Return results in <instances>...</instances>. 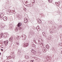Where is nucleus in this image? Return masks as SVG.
Listing matches in <instances>:
<instances>
[{
	"instance_id": "nucleus-5",
	"label": "nucleus",
	"mask_w": 62,
	"mask_h": 62,
	"mask_svg": "<svg viewBox=\"0 0 62 62\" xmlns=\"http://www.w3.org/2000/svg\"><path fill=\"white\" fill-rule=\"evenodd\" d=\"M6 37L5 36V35H3L2 34H1L0 35V39H1V38H6Z\"/></svg>"
},
{
	"instance_id": "nucleus-30",
	"label": "nucleus",
	"mask_w": 62,
	"mask_h": 62,
	"mask_svg": "<svg viewBox=\"0 0 62 62\" xmlns=\"http://www.w3.org/2000/svg\"><path fill=\"white\" fill-rule=\"evenodd\" d=\"M15 13H16V12H15V11H14V12H13V14H15Z\"/></svg>"
},
{
	"instance_id": "nucleus-3",
	"label": "nucleus",
	"mask_w": 62,
	"mask_h": 62,
	"mask_svg": "<svg viewBox=\"0 0 62 62\" xmlns=\"http://www.w3.org/2000/svg\"><path fill=\"white\" fill-rule=\"evenodd\" d=\"M41 41H42V39H41V38L39 39L38 41L39 43V44H40L41 46V45H43L42 43H41V42L39 43V42H41Z\"/></svg>"
},
{
	"instance_id": "nucleus-34",
	"label": "nucleus",
	"mask_w": 62,
	"mask_h": 62,
	"mask_svg": "<svg viewBox=\"0 0 62 62\" xmlns=\"http://www.w3.org/2000/svg\"><path fill=\"white\" fill-rule=\"evenodd\" d=\"M31 62H34V60H31Z\"/></svg>"
},
{
	"instance_id": "nucleus-47",
	"label": "nucleus",
	"mask_w": 62,
	"mask_h": 62,
	"mask_svg": "<svg viewBox=\"0 0 62 62\" xmlns=\"http://www.w3.org/2000/svg\"><path fill=\"white\" fill-rule=\"evenodd\" d=\"M26 2L27 3V1H26Z\"/></svg>"
},
{
	"instance_id": "nucleus-19",
	"label": "nucleus",
	"mask_w": 62,
	"mask_h": 62,
	"mask_svg": "<svg viewBox=\"0 0 62 62\" xmlns=\"http://www.w3.org/2000/svg\"><path fill=\"white\" fill-rule=\"evenodd\" d=\"M8 11L9 12V13H13V11L11 10L10 9H9L8 10Z\"/></svg>"
},
{
	"instance_id": "nucleus-4",
	"label": "nucleus",
	"mask_w": 62,
	"mask_h": 62,
	"mask_svg": "<svg viewBox=\"0 0 62 62\" xmlns=\"http://www.w3.org/2000/svg\"><path fill=\"white\" fill-rule=\"evenodd\" d=\"M31 51L32 53H33V54H34V55H35V54H36V51L35 50L31 49Z\"/></svg>"
},
{
	"instance_id": "nucleus-24",
	"label": "nucleus",
	"mask_w": 62,
	"mask_h": 62,
	"mask_svg": "<svg viewBox=\"0 0 62 62\" xmlns=\"http://www.w3.org/2000/svg\"><path fill=\"white\" fill-rule=\"evenodd\" d=\"M6 25H4V26H3V25H1L0 26V27L1 28H4V27H6Z\"/></svg>"
},
{
	"instance_id": "nucleus-7",
	"label": "nucleus",
	"mask_w": 62,
	"mask_h": 62,
	"mask_svg": "<svg viewBox=\"0 0 62 62\" xmlns=\"http://www.w3.org/2000/svg\"><path fill=\"white\" fill-rule=\"evenodd\" d=\"M42 35H43V37H46V32H43L42 33Z\"/></svg>"
},
{
	"instance_id": "nucleus-39",
	"label": "nucleus",
	"mask_w": 62,
	"mask_h": 62,
	"mask_svg": "<svg viewBox=\"0 0 62 62\" xmlns=\"http://www.w3.org/2000/svg\"><path fill=\"white\" fill-rule=\"evenodd\" d=\"M1 50L2 51H3V49H1Z\"/></svg>"
},
{
	"instance_id": "nucleus-23",
	"label": "nucleus",
	"mask_w": 62,
	"mask_h": 62,
	"mask_svg": "<svg viewBox=\"0 0 62 62\" xmlns=\"http://www.w3.org/2000/svg\"><path fill=\"white\" fill-rule=\"evenodd\" d=\"M13 39V38L12 37H11L9 39V41H10L11 42V41H12V39Z\"/></svg>"
},
{
	"instance_id": "nucleus-29",
	"label": "nucleus",
	"mask_w": 62,
	"mask_h": 62,
	"mask_svg": "<svg viewBox=\"0 0 62 62\" xmlns=\"http://www.w3.org/2000/svg\"><path fill=\"white\" fill-rule=\"evenodd\" d=\"M50 33L52 34V35H53V32H52V31H51L50 32Z\"/></svg>"
},
{
	"instance_id": "nucleus-6",
	"label": "nucleus",
	"mask_w": 62,
	"mask_h": 62,
	"mask_svg": "<svg viewBox=\"0 0 62 62\" xmlns=\"http://www.w3.org/2000/svg\"><path fill=\"white\" fill-rule=\"evenodd\" d=\"M28 46V43H26L25 44H24L23 46V47H27V46Z\"/></svg>"
},
{
	"instance_id": "nucleus-1",
	"label": "nucleus",
	"mask_w": 62,
	"mask_h": 62,
	"mask_svg": "<svg viewBox=\"0 0 62 62\" xmlns=\"http://www.w3.org/2000/svg\"><path fill=\"white\" fill-rule=\"evenodd\" d=\"M21 25H22V23L20 22H19L17 25L18 27L19 28V29L20 30H21V29H22L21 27H20L21 26Z\"/></svg>"
},
{
	"instance_id": "nucleus-2",
	"label": "nucleus",
	"mask_w": 62,
	"mask_h": 62,
	"mask_svg": "<svg viewBox=\"0 0 62 62\" xmlns=\"http://www.w3.org/2000/svg\"><path fill=\"white\" fill-rule=\"evenodd\" d=\"M22 37L23 39L24 40H25L26 39V36L25 35H22Z\"/></svg>"
},
{
	"instance_id": "nucleus-36",
	"label": "nucleus",
	"mask_w": 62,
	"mask_h": 62,
	"mask_svg": "<svg viewBox=\"0 0 62 62\" xmlns=\"http://www.w3.org/2000/svg\"><path fill=\"white\" fill-rule=\"evenodd\" d=\"M24 10L25 11H26V8H25Z\"/></svg>"
},
{
	"instance_id": "nucleus-33",
	"label": "nucleus",
	"mask_w": 62,
	"mask_h": 62,
	"mask_svg": "<svg viewBox=\"0 0 62 62\" xmlns=\"http://www.w3.org/2000/svg\"><path fill=\"white\" fill-rule=\"evenodd\" d=\"M16 44L17 45H19V44L18 43H16Z\"/></svg>"
},
{
	"instance_id": "nucleus-32",
	"label": "nucleus",
	"mask_w": 62,
	"mask_h": 62,
	"mask_svg": "<svg viewBox=\"0 0 62 62\" xmlns=\"http://www.w3.org/2000/svg\"><path fill=\"white\" fill-rule=\"evenodd\" d=\"M50 37L51 38H53V36L52 35H51L50 36Z\"/></svg>"
},
{
	"instance_id": "nucleus-51",
	"label": "nucleus",
	"mask_w": 62,
	"mask_h": 62,
	"mask_svg": "<svg viewBox=\"0 0 62 62\" xmlns=\"http://www.w3.org/2000/svg\"><path fill=\"white\" fill-rule=\"evenodd\" d=\"M51 0V1H52V0Z\"/></svg>"
},
{
	"instance_id": "nucleus-18",
	"label": "nucleus",
	"mask_w": 62,
	"mask_h": 62,
	"mask_svg": "<svg viewBox=\"0 0 62 62\" xmlns=\"http://www.w3.org/2000/svg\"><path fill=\"white\" fill-rule=\"evenodd\" d=\"M37 21L38 22V23H41V20L39 19H38Z\"/></svg>"
},
{
	"instance_id": "nucleus-40",
	"label": "nucleus",
	"mask_w": 62,
	"mask_h": 62,
	"mask_svg": "<svg viewBox=\"0 0 62 62\" xmlns=\"http://www.w3.org/2000/svg\"><path fill=\"white\" fill-rule=\"evenodd\" d=\"M33 58L34 59H35V58H36V57H33Z\"/></svg>"
},
{
	"instance_id": "nucleus-42",
	"label": "nucleus",
	"mask_w": 62,
	"mask_h": 62,
	"mask_svg": "<svg viewBox=\"0 0 62 62\" xmlns=\"http://www.w3.org/2000/svg\"><path fill=\"white\" fill-rule=\"evenodd\" d=\"M48 1L49 2H50V0H48Z\"/></svg>"
},
{
	"instance_id": "nucleus-22",
	"label": "nucleus",
	"mask_w": 62,
	"mask_h": 62,
	"mask_svg": "<svg viewBox=\"0 0 62 62\" xmlns=\"http://www.w3.org/2000/svg\"><path fill=\"white\" fill-rule=\"evenodd\" d=\"M14 25L12 24H10V27L11 28H12V27H13Z\"/></svg>"
},
{
	"instance_id": "nucleus-26",
	"label": "nucleus",
	"mask_w": 62,
	"mask_h": 62,
	"mask_svg": "<svg viewBox=\"0 0 62 62\" xmlns=\"http://www.w3.org/2000/svg\"><path fill=\"white\" fill-rule=\"evenodd\" d=\"M14 59H13V60L11 59L10 61V62H13V61H14Z\"/></svg>"
},
{
	"instance_id": "nucleus-16",
	"label": "nucleus",
	"mask_w": 62,
	"mask_h": 62,
	"mask_svg": "<svg viewBox=\"0 0 62 62\" xmlns=\"http://www.w3.org/2000/svg\"><path fill=\"white\" fill-rule=\"evenodd\" d=\"M15 31L16 32H18V27H16L15 28Z\"/></svg>"
},
{
	"instance_id": "nucleus-46",
	"label": "nucleus",
	"mask_w": 62,
	"mask_h": 62,
	"mask_svg": "<svg viewBox=\"0 0 62 62\" xmlns=\"http://www.w3.org/2000/svg\"><path fill=\"white\" fill-rule=\"evenodd\" d=\"M6 62H9L8 61H7Z\"/></svg>"
},
{
	"instance_id": "nucleus-43",
	"label": "nucleus",
	"mask_w": 62,
	"mask_h": 62,
	"mask_svg": "<svg viewBox=\"0 0 62 62\" xmlns=\"http://www.w3.org/2000/svg\"><path fill=\"white\" fill-rule=\"evenodd\" d=\"M1 55V53L0 52V55Z\"/></svg>"
},
{
	"instance_id": "nucleus-44",
	"label": "nucleus",
	"mask_w": 62,
	"mask_h": 62,
	"mask_svg": "<svg viewBox=\"0 0 62 62\" xmlns=\"http://www.w3.org/2000/svg\"><path fill=\"white\" fill-rule=\"evenodd\" d=\"M22 62V61H20V62Z\"/></svg>"
},
{
	"instance_id": "nucleus-38",
	"label": "nucleus",
	"mask_w": 62,
	"mask_h": 62,
	"mask_svg": "<svg viewBox=\"0 0 62 62\" xmlns=\"http://www.w3.org/2000/svg\"><path fill=\"white\" fill-rule=\"evenodd\" d=\"M52 1H51L50 0V2H49L50 3H52Z\"/></svg>"
},
{
	"instance_id": "nucleus-27",
	"label": "nucleus",
	"mask_w": 62,
	"mask_h": 62,
	"mask_svg": "<svg viewBox=\"0 0 62 62\" xmlns=\"http://www.w3.org/2000/svg\"><path fill=\"white\" fill-rule=\"evenodd\" d=\"M58 5H56L57 6H60V2H58Z\"/></svg>"
},
{
	"instance_id": "nucleus-41",
	"label": "nucleus",
	"mask_w": 62,
	"mask_h": 62,
	"mask_svg": "<svg viewBox=\"0 0 62 62\" xmlns=\"http://www.w3.org/2000/svg\"><path fill=\"white\" fill-rule=\"evenodd\" d=\"M11 45H10V46H9V47H11Z\"/></svg>"
},
{
	"instance_id": "nucleus-10",
	"label": "nucleus",
	"mask_w": 62,
	"mask_h": 62,
	"mask_svg": "<svg viewBox=\"0 0 62 62\" xmlns=\"http://www.w3.org/2000/svg\"><path fill=\"white\" fill-rule=\"evenodd\" d=\"M28 21V20H27V18H25L24 19V23H27Z\"/></svg>"
},
{
	"instance_id": "nucleus-21",
	"label": "nucleus",
	"mask_w": 62,
	"mask_h": 62,
	"mask_svg": "<svg viewBox=\"0 0 62 62\" xmlns=\"http://www.w3.org/2000/svg\"><path fill=\"white\" fill-rule=\"evenodd\" d=\"M4 16V14H3L0 13V17L1 18H3Z\"/></svg>"
},
{
	"instance_id": "nucleus-17",
	"label": "nucleus",
	"mask_w": 62,
	"mask_h": 62,
	"mask_svg": "<svg viewBox=\"0 0 62 62\" xmlns=\"http://www.w3.org/2000/svg\"><path fill=\"white\" fill-rule=\"evenodd\" d=\"M5 42V45H7L8 44V41H4Z\"/></svg>"
},
{
	"instance_id": "nucleus-50",
	"label": "nucleus",
	"mask_w": 62,
	"mask_h": 62,
	"mask_svg": "<svg viewBox=\"0 0 62 62\" xmlns=\"http://www.w3.org/2000/svg\"><path fill=\"white\" fill-rule=\"evenodd\" d=\"M55 28V26L54 27V28Z\"/></svg>"
},
{
	"instance_id": "nucleus-12",
	"label": "nucleus",
	"mask_w": 62,
	"mask_h": 62,
	"mask_svg": "<svg viewBox=\"0 0 62 62\" xmlns=\"http://www.w3.org/2000/svg\"><path fill=\"white\" fill-rule=\"evenodd\" d=\"M17 53L18 54H20L21 53V50H18V52Z\"/></svg>"
},
{
	"instance_id": "nucleus-28",
	"label": "nucleus",
	"mask_w": 62,
	"mask_h": 62,
	"mask_svg": "<svg viewBox=\"0 0 62 62\" xmlns=\"http://www.w3.org/2000/svg\"><path fill=\"white\" fill-rule=\"evenodd\" d=\"M10 58H11V57H10V56H9L7 58V60H8L9 59H10Z\"/></svg>"
},
{
	"instance_id": "nucleus-9",
	"label": "nucleus",
	"mask_w": 62,
	"mask_h": 62,
	"mask_svg": "<svg viewBox=\"0 0 62 62\" xmlns=\"http://www.w3.org/2000/svg\"><path fill=\"white\" fill-rule=\"evenodd\" d=\"M3 19L4 21H7L8 19V18L6 16H5L3 18Z\"/></svg>"
},
{
	"instance_id": "nucleus-8",
	"label": "nucleus",
	"mask_w": 62,
	"mask_h": 62,
	"mask_svg": "<svg viewBox=\"0 0 62 62\" xmlns=\"http://www.w3.org/2000/svg\"><path fill=\"white\" fill-rule=\"evenodd\" d=\"M36 29H37L38 31H39L40 30V28L39 26H37L36 28Z\"/></svg>"
},
{
	"instance_id": "nucleus-35",
	"label": "nucleus",
	"mask_w": 62,
	"mask_h": 62,
	"mask_svg": "<svg viewBox=\"0 0 62 62\" xmlns=\"http://www.w3.org/2000/svg\"><path fill=\"white\" fill-rule=\"evenodd\" d=\"M60 27H62V25H60L59 26Z\"/></svg>"
},
{
	"instance_id": "nucleus-37",
	"label": "nucleus",
	"mask_w": 62,
	"mask_h": 62,
	"mask_svg": "<svg viewBox=\"0 0 62 62\" xmlns=\"http://www.w3.org/2000/svg\"><path fill=\"white\" fill-rule=\"evenodd\" d=\"M2 17H1L0 18V20H2Z\"/></svg>"
},
{
	"instance_id": "nucleus-52",
	"label": "nucleus",
	"mask_w": 62,
	"mask_h": 62,
	"mask_svg": "<svg viewBox=\"0 0 62 62\" xmlns=\"http://www.w3.org/2000/svg\"><path fill=\"white\" fill-rule=\"evenodd\" d=\"M55 28H56V27H55Z\"/></svg>"
},
{
	"instance_id": "nucleus-49",
	"label": "nucleus",
	"mask_w": 62,
	"mask_h": 62,
	"mask_svg": "<svg viewBox=\"0 0 62 62\" xmlns=\"http://www.w3.org/2000/svg\"><path fill=\"white\" fill-rule=\"evenodd\" d=\"M6 57H8V56H7Z\"/></svg>"
},
{
	"instance_id": "nucleus-45",
	"label": "nucleus",
	"mask_w": 62,
	"mask_h": 62,
	"mask_svg": "<svg viewBox=\"0 0 62 62\" xmlns=\"http://www.w3.org/2000/svg\"><path fill=\"white\" fill-rule=\"evenodd\" d=\"M33 3H35V1H34V2H33Z\"/></svg>"
},
{
	"instance_id": "nucleus-13",
	"label": "nucleus",
	"mask_w": 62,
	"mask_h": 62,
	"mask_svg": "<svg viewBox=\"0 0 62 62\" xmlns=\"http://www.w3.org/2000/svg\"><path fill=\"white\" fill-rule=\"evenodd\" d=\"M46 47L48 50H49L50 49V46L48 45H46Z\"/></svg>"
},
{
	"instance_id": "nucleus-20",
	"label": "nucleus",
	"mask_w": 62,
	"mask_h": 62,
	"mask_svg": "<svg viewBox=\"0 0 62 62\" xmlns=\"http://www.w3.org/2000/svg\"><path fill=\"white\" fill-rule=\"evenodd\" d=\"M10 57H11V58H13V59H14V58H15V56L14 55H13L12 56H10Z\"/></svg>"
},
{
	"instance_id": "nucleus-15",
	"label": "nucleus",
	"mask_w": 62,
	"mask_h": 62,
	"mask_svg": "<svg viewBox=\"0 0 62 62\" xmlns=\"http://www.w3.org/2000/svg\"><path fill=\"white\" fill-rule=\"evenodd\" d=\"M21 38L19 36H17L16 37V39H20V38Z\"/></svg>"
},
{
	"instance_id": "nucleus-25",
	"label": "nucleus",
	"mask_w": 62,
	"mask_h": 62,
	"mask_svg": "<svg viewBox=\"0 0 62 62\" xmlns=\"http://www.w3.org/2000/svg\"><path fill=\"white\" fill-rule=\"evenodd\" d=\"M48 39L49 40H50L51 39V37H50V36L49 35L48 37Z\"/></svg>"
},
{
	"instance_id": "nucleus-48",
	"label": "nucleus",
	"mask_w": 62,
	"mask_h": 62,
	"mask_svg": "<svg viewBox=\"0 0 62 62\" xmlns=\"http://www.w3.org/2000/svg\"><path fill=\"white\" fill-rule=\"evenodd\" d=\"M17 48H16V49H17Z\"/></svg>"
},
{
	"instance_id": "nucleus-31",
	"label": "nucleus",
	"mask_w": 62,
	"mask_h": 62,
	"mask_svg": "<svg viewBox=\"0 0 62 62\" xmlns=\"http://www.w3.org/2000/svg\"><path fill=\"white\" fill-rule=\"evenodd\" d=\"M60 46H62V43H60Z\"/></svg>"
},
{
	"instance_id": "nucleus-14",
	"label": "nucleus",
	"mask_w": 62,
	"mask_h": 62,
	"mask_svg": "<svg viewBox=\"0 0 62 62\" xmlns=\"http://www.w3.org/2000/svg\"><path fill=\"white\" fill-rule=\"evenodd\" d=\"M25 57L26 59H28L29 58V56H27V55H25Z\"/></svg>"
},
{
	"instance_id": "nucleus-11",
	"label": "nucleus",
	"mask_w": 62,
	"mask_h": 62,
	"mask_svg": "<svg viewBox=\"0 0 62 62\" xmlns=\"http://www.w3.org/2000/svg\"><path fill=\"white\" fill-rule=\"evenodd\" d=\"M42 50L43 51L44 53H45V52L46 51V49H45V48L44 47H43L42 48Z\"/></svg>"
}]
</instances>
